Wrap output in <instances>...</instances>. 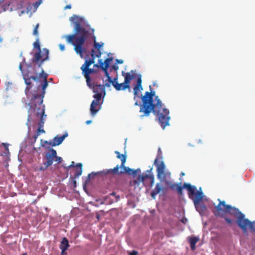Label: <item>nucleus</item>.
<instances>
[{
  "instance_id": "1",
  "label": "nucleus",
  "mask_w": 255,
  "mask_h": 255,
  "mask_svg": "<svg viewBox=\"0 0 255 255\" xmlns=\"http://www.w3.org/2000/svg\"><path fill=\"white\" fill-rule=\"evenodd\" d=\"M136 78V84L133 88L134 99L136 97L140 98L142 104L139 105V112L143 113L141 117L148 116L151 112L157 118L158 123L163 129L169 125V121L170 119L169 111L167 109L162 107V104L158 97L155 96V91L151 90V86H149L150 92H146L143 96L140 95L143 90L141 85V75L137 74L135 71H131L128 72V83L130 80ZM130 90V86L128 84V91Z\"/></svg>"
},
{
  "instance_id": "2",
  "label": "nucleus",
  "mask_w": 255,
  "mask_h": 255,
  "mask_svg": "<svg viewBox=\"0 0 255 255\" xmlns=\"http://www.w3.org/2000/svg\"><path fill=\"white\" fill-rule=\"evenodd\" d=\"M35 65L34 63L26 62L24 57L22 58V61L19 65V69L21 71L24 83L26 85L25 93L29 103L26 104L29 106H37V103L43 104L45 89L48 86L47 80L48 75L44 73L42 70L40 76L43 78V82L37 85L35 89L30 91L32 80L36 82H40L38 76L35 75L36 73Z\"/></svg>"
},
{
  "instance_id": "3",
  "label": "nucleus",
  "mask_w": 255,
  "mask_h": 255,
  "mask_svg": "<svg viewBox=\"0 0 255 255\" xmlns=\"http://www.w3.org/2000/svg\"><path fill=\"white\" fill-rule=\"evenodd\" d=\"M70 20L74 24V34L63 35L62 37L66 38L67 42L74 46L75 51L81 57H83V53L86 50L83 45L87 39L92 38L94 42V47L98 50L103 46L104 43L96 42V37L94 35L95 30L91 27L84 17L73 15L70 18Z\"/></svg>"
},
{
  "instance_id": "4",
  "label": "nucleus",
  "mask_w": 255,
  "mask_h": 255,
  "mask_svg": "<svg viewBox=\"0 0 255 255\" xmlns=\"http://www.w3.org/2000/svg\"><path fill=\"white\" fill-rule=\"evenodd\" d=\"M87 86L94 93L93 96L94 100H93L90 106V114L92 117H94L100 110V108L96 109L95 107L98 105L101 106L103 104V99L106 94V90L102 84H97L94 82L90 83Z\"/></svg>"
},
{
  "instance_id": "5",
  "label": "nucleus",
  "mask_w": 255,
  "mask_h": 255,
  "mask_svg": "<svg viewBox=\"0 0 255 255\" xmlns=\"http://www.w3.org/2000/svg\"><path fill=\"white\" fill-rule=\"evenodd\" d=\"M183 188H186L188 191L189 197L193 201L197 210L199 211V208H200L202 211H204L206 208L205 207L204 205H199V202L202 200L203 198L202 191L196 192V187L195 186L185 183L182 187L179 185L177 186L176 190L179 195H182Z\"/></svg>"
},
{
  "instance_id": "6",
  "label": "nucleus",
  "mask_w": 255,
  "mask_h": 255,
  "mask_svg": "<svg viewBox=\"0 0 255 255\" xmlns=\"http://www.w3.org/2000/svg\"><path fill=\"white\" fill-rule=\"evenodd\" d=\"M29 108L28 110V115L27 117V120L26 122V126L28 127V132L31 129V125L30 123L31 120V114L35 112V115L36 117H40V122L39 123V127L37 129V133L38 135L40 133H44L45 131L42 128L43 125L45 121L46 115L45 114V106L43 104L37 103V106H29Z\"/></svg>"
},
{
  "instance_id": "7",
  "label": "nucleus",
  "mask_w": 255,
  "mask_h": 255,
  "mask_svg": "<svg viewBox=\"0 0 255 255\" xmlns=\"http://www.w3.org/2000/svg\"><path fill=\"white\" fill-rule=\"evenodd\" d=\"M115 153L117 154V157L121 159L122 163L120 166L117 165L113 169H104L97 172H92L88 175V178H93L95 175L104 176L105 175L127 173L128 167L124 166L126 161V155L124 154H120V152L118 151H116Z\"/></svg>"
},
{
  "instance_id": "8",
  "label": "nucleus",
  "mask_w": 255,
  "mask_h": 255,
  "mask_svg": "<svg viewBox=\"0 0 255 255\" xmlns=\"http://www.w3.org/2000/svg\"><path fill=\"white\" fill-rule=\"evenodd\" d=\"M141 170L140 168L133 169L128 167V176H131L133 178H136L133 181H130V185L134 186V188H141L140 185L143 184L144 181L146 178H149L151 181V186H152L154 182V178L152 175L142 174L140 175Z\"/></svg>"
},
{
  "instance_id": "9",
  "label": "nucleus",
  "mask_w": 255,
  "mask_h": 255,
  "mask_svg": "<svg viewBox=\"0 0 255 255\" xmlns=\"http://www.w3.org/2000/svg\"><path fill=\"white\" fill-rule=\"evenodd\" d=\"M219 204L216 206V212L214 213L215 216H220L223 217L224 213H229L232 215L237 216V221L241 214H244L239 211L238 208L232 207L231 205H226V202L222 201L218 199Z\"/></svg>"
},
{
  "instance_id": "10",
  "label": "nucleus",
  "mask_w": 255,
  "mask_h": 255,
  "mask_svg": "<svg viewBox=\"0 0 255 255\" xmlns=\"http://www.w3.org/2000/svg\"><path fill=\"white\" fill-rule=\"evenodd\" d=\"M33 46L35 48H37L38 51L34 54L33 58L30 60L29 62L35 63L36 62L38 66L41 67L43 62L49 59V51L46 48H44L43 53L42 55L41 54V50L40 47V43L39 39L37 38L36 40L34 42Z\"/></svg>"
},
{
  "instance_id": "11",
  "label": "nucleus",
  "mask_w": 255,
  "mask_h": 255,
  "mask_svg": "<svg viewBox=\"0 0 255 255\" xmlns=\"http://www.w3.org/2000/svg\"><path fill=\"white\" fill-rule=\"evenodd\" d=\"M154 164L156 166L157 177L160 182L168 181L171 177V173L166 168V166L163 160L158 162V158L154 160Z\"/></svg>"
},
{
  "instance_id": "12",
  "label": "nucleus",
  "mask_w": 255,
  "mask_h": 255,
  "mask_svg": "<svg viewBox=\"0 0 255 255\" xmlns=\"http://www.w3.org/2000/svg\"><path fill=\"white\" fill-rule=\"evenodd\" d=\"M238 226L241 228L244 233H246L248 228L252 232L255 234V221H251L245 218L244 214H241L239 219L236 221Z\"/></svg>"
},
{
  "instance_id": "13",
  "label": "nucleus",
  "mask_w": 255,
  "mask_h": 255,
  "mask_svg": "<svg viewBox=\"0 0 255 255\" xmlns=\"http://www.w3.org/2000/svg\"><path fill=\"white\" fill-rule=\"evenodd\" d=\"M56 155H57L56 151L52 148H49L48 151L45 154L46 161L41 165L37 170L44 171L46 170L49 166L52 164L54 160V157H56Z\"/></svg>"
},
{
  "instance_id": "14",
  "label": "nucleus",
  "mask_w": 255,
  "mask_h": 255,
  "mask_svg": "<svg viewBox=\"0 0 255 255\" xmlns=\"http://www.w3.org/2000/svg\"><path fill=\"white\" fill-rule=\"evenodd\" d=\"M68 136V133L66 132L61 136L57 135L55 136L52 140L47 141L45 140L44 143L45 144H49L52 147L57 146L62 143L64 139Z\"/></svg>"
},
{
  "instance_id": "15",
  "label": "nucleus",
  "mask_w": 255,
  "mask_h": 255,
  "mask_svg": "<svg viewBox=\"0 0 255 255\" xmlns=\"http://www.w3.org/2000/svg\"><path fill=\"white\" fill-rule=\"evenodd\" d=\"M119 198V196H116L115 193L113 192L104 198L102 204H111L117 202Z\"/></svg>"
},
{
  "instance_id": "16",
  "label": "nucleus",
  "mask_w": 255,
  "mask_h": 255,
  "mask_svg": "<svg viewBox=\"0 0 255 255\" xmlns=\"http://www.w3.org/2000/svg\"><path fill=\"white\" fill-rule=\"evenodd\" d=\"M122 73L124 76L125 80L123 83L119 84L117 83V84H116L115 88L118 91L125 90L128 88V73H124L123 72Z\"/></svg>"
},
{
  "instance_id": "17",
  "label": "nucleus",
  "mask_w": 255,
  "mask_h": 255,
  "mask_svg": "<svg viewBox=\"0 0 255 255\" xmlns=\"http://www.w3.org/2000/svg\"><path fill=\"white\" fill-rule=\"evenodd\" d=\"M164 190V188L161 184V183H157L154 189L151 192V196L152 198L155 199V196L159 194L161 191H163Z\"/></svg>"
},
{
  "instance_id": "18",
  "label": "nucleus",
  "mask_w": 255,
  "mask_h": 255,
  "mask_svg": "<svg viewBox=\"0 0 255 255\" xmlns=\"http://www.w3.org/2000/svg\"><path fill=\"white\" fill-rule=\"evenodd\" d=\"M94 71V69L89 68L82 70V74L86 79L87 85H89L90 83H91V79L90 75L93 73Z\"/></svg>"
},
{
  "instance_id": "19",
  "label": "nucleus",
  "mask_w": 255,
  "mask_h": 255,
  "mask_svg": "<svg viewBox=\"0 0 255 255\" xmlns=\"http://www.w3.org/2000/svg\"><path fill=\"white\" fill-rule=\"evenodd\" d=\"M94 50L93 49H92L91 56L93 57V58L92 59L86 60L85 61L84 64L81 67V69L82 71L84 70L85 69H86L87 68H89L90 66L94 62V59L95 57H94Z\"/></svg>"
},
{
  "instance_id": "20",
  "label": "nucleus",
  "mask_w": 255,
  "mask_h": 255,
  "mask_svg": "<svg viewBox=\"0 0 255 255\" xmlns=\"http://www.w3.org/2000/svg\"><path fill=\"white\" fill-rule=\"evenodd\" d=\"M188 240L190 243L191 250L194 251L196 249V244L199 241V238L198 237H190Z\"/></svg>"
},
{
  "instance_id": "21",
  "label": "nucleus",
  "mask_w": 255,
  "mask_h": 255,
  "mask_svg": "<svg viewBox=\"0 0 255 255\" xmlns=\"http://www.w3.org/2000/svg\"><path fill=\"white\" fill-rule=\"evenodd\" d=\"M69 246L70 245L67 239L65 237L63 238L59 246L60 249L63 250V252L66 251Z\"/></svg>"
},
{
  "instance_id": "22",
  "label": "nucleus",
  "mask_w": 255,
  "mask_h": 255,
  "mask_svg": "<svg viewBox=\"0 0 255 255\" xmlns=\"http://www.w3.org/2000/svg\"><path fill=\"white\" fill-rule=\"evenodd\" d=\"M113 57H109L107 58L103 62L102 59H100L98 60V63L101 66V65H103L105 68H109L110 67V62L113 60Z\"/></svg>"
},
{
  "instance_id": "23",
  "label": "nucleus",
  "mask_w": 255,
  "mask_h": 255,
  "mask_svg": "<svg viewBox=\"0 0 255 255\" xmlns=\"http://www.w3.org/2000/svg\"><path fill=\"white\" fill-rule=\"evenodd\" d=\"M76 166L78 167V169H77L75 172L74 176L75 178H78L82 173V164L81 163H78L76 165Z\"/></svg>"
},
{
  "instance_id": "24",
  "label": "nucleus",
  "mask_w": 255,
  "mask_h": 255,
  "mask_svg": "<svg viewBox=\"0 0 255 255\" xmlns=\"http://www.w3.org/2000/svg\"><path fill=\"white\" fill-rule=\"evenodd\" d=\"M100 68L104 71L105 73V76L107 77L108 81H111L112 77L110 76V74L109 73L108 71V68H105V67H104L103 65H101V66H100Z\"/></svg>"
},
{
  "instance_id": "25",
  "label": "nucleus",
  "mask_w": 255,
  "mask_h": 255,
  "mask_svg": "<svg viewBox=\"0 0 255 255\" xmlns=\"http://www.w3.org/2000/svg\"><path fill=\"white\" fill-rule=\"evenodd\" d=\"M165 184L166 185L168 186L171 190L176 189L177 188V186H178V184H173L171 182H170L169 181H165Z\"/></svg>"
},
{
  "instance_id": "26",
  "label": "nucleus",
  "mask_w": 255,
  "mask_h": 255,
  "mask_svg": "<svg viewBox=\"0 0 255 255\" xmlns=\"http://www.w3.org/2000/svg\"><path fill=\"white\" fill-rule=\"evenodd\" d=\"M42 2V0H38L35 2L33 4V6L34 7V10L35 11L39 5Z\"/></svg>"
},
{
  "instance_id": "27",
  "label": "nucleus",
  "mask_w": 255,
  "mask_h": 255,
  "mask_svg": "<svg viewBox=\"0 0 255 255\" xmlns=\"http://www.w3.org/2000/svg\"><path fill=\"white\" fill-rule=\"evenodd\" d=\"M157 158H158V162H159V159L162 158V151H161V148L160 147H159L158 149V153H157V157L155 159H157Z\"/></svg>"
},
{
  "instance_id": "28",
  "label": "nucleus",
  "mask_w": 255,
  "mask_h": 255,
  "mask_svg": "<svg viewBox=\"0 0 255 255\" xmlns=\"http://www.w3.org/2000/svg\"><path fill=\"white\" fill-rule=\"evenodd\" d=\"M38 26H39V24L37 23L35 27H34L33 31V34L34 35H36V36L38 35Z\"/></svg>"
},
{
  "instance_id": "29",
  "label": "nucleus",
  "mask_w": 255,
  "mask_h": 255,
  "mask_svg": "<svg viewBox=\"0 0 255 255\" xmlns=\"http://www.w3.org/2000/svg\"><path fill=\"white\" fill-rule=\"evenodd\" d=\"M119 69V66L117 64L113 65L110 68V71L112 72L113 70L117 71Z\"/></svg>"
},
{
  "instance_id": "30",
  "label": "nucleus",
  "mask_w": 255,
  "mask_h": 255,
  "mask_svg": "<svg viewBox=\"0 0 255 255\" xmlns=\"http://www.w3.org/2000/svg\"><path fill=\"white\" fill-rule=\"evenodd\" d=\"M108 82H109V83L112 84L113 85V86L114 87H115L116 84H117V83H118V82H117V78H115L114 79L111 78V81H108Z\"/></svg>"
},
{
  "instance_id": "31",
  "label": "nucleus",
  "mask_w": 255,
  "mask_h": 255,
  "mask_svg": "<svg viewBox=\"0 0 255 255\" xmlns=\"http://www.w3.org/2000/svg\"><path fill=\"white\" fill-rule=\"evenodd\" d=\"M54 161H55L56 162H57V163L58 164H59V163H60L62 162V157H61L60 156H58L57 155H56V157H54Z\"/></svg>"
},
{
  "instance_id": "32",
  "label": "nucleus",
  "mask_w": 255,
  "mask_h": 255,
  "mask_svg": "<svg viewBox=\"0 0 255 255\" xmlns=\"http://www.w3.org/2000/svg\"><path fill=\"white\" fill-rule=\"evenodd\" d=\"M38 136V134H36L32 137V138L31 139L30 141L31 144H33L35 142Z\"/></svg>"
},
{
  "instance_id": "33",
  "label": "nucleus",
  "mask_w": 255,
  "mask_h": 255,
  "mask_svg": "<svg viewBox=\"0 0 255 255\" xmlns=\"http://www.w3.org/2000/svg\"><path fill=\"white\" fill-rule=\"evenodd\" d=\"M225 220L226 222L227 223H228L229 224H232L233 223L232 220H231L227 217H225Z\"/></svg>"
},
{
  "instance_id": "34",
  "label": "nucleus",
  "mask_w": 255,
  "mask_h": 255,
  "mask_svg": "<svg viewBox=\"0 0 255 255\" xmlns=\"http://www.w3.org/2000/svg\"><path fill=\"white\" fill-rule=\"evenodd\" d=\"M123 62H124V61L122 59H116V64H117V65L118 64H122Z\"/></svg>"
},
{
  "instance_id": "35",
  "label": "nucleus",
  "mask_w": 255,
  "mask_h": 255,
  "mask_svg": "<svg viewBox=\"0 0 255 255\" xmlns=\"http://www.w3.org/2000/svg\"><path fill=\"white\" fill-rule=\"evenodd\" d=\"M102 52L100 50H98V52L96 55V56L98 58H100L101 56Z\"/></svg>"
},
{
  "instance_id": "36",
  "label": "nucleus",
  "mask_w": 255,
  "mask_h": 255,
  "mask_svg": "<svg viewBox=\"0 0 255 255\" xmlns=\"http://www.w3.org/2000/svg\"><path fill=\"white\" fill-rule=\"evenodd\" d=\"M138 254L137 252L136 251H133L129 253H128L129 255H137Z\"/></svg>"
},
{
  "instance_id": "37",
  "label": "nucleus",
  "mask_w": 255,
  "mask_h": 255,
  "mask_svg": "<svg viewBox=\"0 0 255 255\" xmlns=\"http://www.w3.org/2000/svg\"><path fill=\"white\" fill-rule=\"evenodd\" d=\"M110 83H109V82L108 83H106L104 85H102L103 86H104V89L106 90V87H110L111 86V85H110Z\"/></svg>"
},
{
  "instance_id": "38",
  "label": "nucleus",
  "mask_w": 255,
  "mask_h": 255,
  "mask_svg": "<svg viewBox=\"0 0 255 255\" xmlns=\"http://www.w3.org/2000/svg\"><path fill=\"white\" fill-rule=\"evenodd\" d=\"M59 48H60V49L61 51H63L65 49V46L63 44H59Z\"/></svg>"
},
{
  "instance_id": "39",
  "label": "nucleus",
  "mask_w": 255,
  "mask_h": 255,
  "mask_svg": "<svg viewBox=\"0 0 255 255\" xmlns=\"http://www.w3.org/2000/svg\"><path fill=\"white\" fill-rule=\"evenodd\" d=\"M3 144L4 145V147L5 150H6L7 151H8V144H7V143H3Z\"/></svg>"
},
{
  "instance_id": "40",
  "label": "nucleus",
  "mask_w": 255,
  "mask_h": 255,
  "mask_svg": "<svg viewBox=\"0 0 255 255\" xmlns=\"http://www.w3.org/2000/svg\"><path fill=\"white\" fill-rule=\"evenodd\" d=\"M74 162H73H73H72V164H71L70 165H69V166L68 167V168H71V167H74Z\"/></svg>"
},
{
  "instance_id": "41",
  "label": "nucleus",
  "mask_w": 255,
  "mask_h": 255,
  "mask_svg": "<svg viewBox=\"0 0 255 255\" xmlns=\"http://www.w3.org/2000/svg\"><path fill=\"white\" fill-rule=\"evenodd\" d=\"M74 162H73H73H72V164H71L70 165H69V166L68 167V168H71V167H74Z\"/></svg>"
},
{
  "instance_id": "42",
  "label": "nucleus",
  "mask_w": 255,
  "mask_h": 255,
  "mask_svg": "<svg viewBox=\"0 0 255 255\" xmlns=\"http://www.w3.org/2000/svg\"><path fill=\"white\" fill-rule=\"evenodd\" d=\"M67 254L65 251L63 252V250H61V255H66Z\"/></svg>"
},
{
  "instance_id": "43",
  "label": "nucleus",
  "mask_w": 255,
  "mask_h": 255,
  "mask_svg": "<svg viewBox=\"0 0 255 255\" xmlns=\"http://www.w3.org/2000/svg\"><path fill=\"white\" fill-rule=\"evenodd\" d=\"M71 7V6L70 4L69 5H67L65 7V9H68V8H70Z\"/></svg>"
},
{
  "instance_id": "44",
  "label": "nucleus",
  "mask_w": 255,
  "mask_h": 255,
  "mask_svg": "<svg viewBox=\"0 0 255 255\" xmlns=\"http://www.w3.org/2000/svg\"><path fill=\"white\" fill-rule=\"evenodd\" d=\"M91 122H92V121L89 120V121H87L86 123V124H87V125H88V124H89L91 123Z\"/></svg>"
},
{
  "instance_id": "45",
  "label": "nucleus",
  "mask_w": 255,
  "mask_h": 255,
  "mask_svg": "<svg viewBox=\"0 0 255 255\" xmlns=\"http://www.w3.org/2000/svg\"><path fill=\"white\" fill-rule=\"evenodd\" d=\"M2 40V37L0 35V42H1Z\"/></svg>"
},
{
  "instance_id": "46",
  "label": "nucleus",
  "mask_w": 255,
  "mask_h": 255,
  "mask_svg": "<svg viewBox=\"0 0 255 255\" xmlns=\"http://www.w3.org/2000/svg\"><path fill=\"white\" fill-rule=\"evenodd\" d=\"M96 217H97V218L98 219H99V218H100V215H98V214H97V215Z\"/></svg>"
},
{
  "instance_id": "47",
  "label": "nucleus",
  "mask_w": 255,
  "mask_h": 255,
  "mask_svg": "<svg viewBox=\"0 0 255 255\" xmlns=\"http://www.w3.org/2000/svg\"><path fill=\"white\" fill-rule=\"evenodd\" d=\"M73 183L75 184V186H76V182L75 180L73 181Z\"/></svg>"
},
{
  "instance_id": "48",
  "label": "nucleus",
  "mask_w": 255,
  "mask_h": 255,
  "mask_svg": "<svg viewBox=\"0 0 255 255\" xmlns=\"http://www.w3.org/2000/svg\"><path fill=\"white\" fill-rule=\"evenodd\" d=\"M181 175L182 176H184V175H185V174H184V173L182 172V173H181Z\"/></svg>"
},
{
  "instance_id": "49",
  "label": "nucleus",
  "mask_w": 255,
  "mask_h": 255,
  "mask_svg": "<svg viewBox=\"0 0 255 255\" xmlns=\"http://www.w3.org/2000/svg\"><path fill=\"white\" fill-rule=\"evenodd\" d=\"M9 85H10V84H7V85L6 89H8V86H9Z\"/></svg>"
},
{
  "instance_id": "50",
  "label": "nucleus",
  "mask_w": 255,
  "mask_h": 255,
  "mask_svg": "<svg viewBox=\"0 0 255 255\" xmlns=\"http://www.w3.org/2000/svg\"><path fill=\"white\" fill-rule=\"evenodd\" d=\"M7 84L11 85V83H9V82H8Z\"/></svg>"
},
{
  "instance_id": "51",
  "label": "nucleus",
  "mask_w": 255,
  "mask_h": 255,
  "mask_svg": "<svg viewBox=\"0 0 255 255\" xmlns=\"http://www.w3.org/2000/svg\"><path fill=\"white\" fill-rule=\"evenodd\" d=\"M20 56H22V53H21L20 55Z\"/></svg>"
},
{
  "instance_id": "52",
  "label": "nucleus",
  "mask_w": 255,
  "mask_h": 255,
  "mask_svg": "<svg viewBox=\"0 0 255 255\" xmlns=\"http://www.w3.org/2000/svg\"><path fill=\"white\" fill-rule=\"evenodd\" d=\"M127 138H126V139H125V143H126V142H127Z\"/></svg>"
},
{
  "instance_id": "53",
  "label": "nucleus",
  "mask_w": 255,
  "mask_h": 255,
  "mask_svg": "<svg viewBox=\"0 0 255 255\" xmlns=\"http://www.w3.org/2000/svg\"><path fill=\"white\" fill-rule=\"evenodd\" d=\"M126 241H128V238H126Z\"/></svg>"
},
{
  "instance_id": "54",
  "label": "nucleus",
  "mask_w": 255,
  "mask_h": 255,
  "mask_svg": "<svg viewBox=\"0 0 255 255\" xmlns=\"http://www.w3.org/2000/svg\"><path fill=\"white\" fill-rule=\"evenodd\" d=\"M135 105H137V101L135 102Z\"/></svg>"
},
{
  "instance_id": "55",
  "label": "nucleus",
  "mask_w": 255,
  "mask_h": 255,
  "mask_svg": "<svg viewBox=\"0 0 255 255\" xmlns=\"http://www.w3.org/2000/svg\"><path fill=\"white\" fill-rule=\"evenodd\" d=\"M22 255H26V254H23Z\"/></svg>"
}]
</instances>
